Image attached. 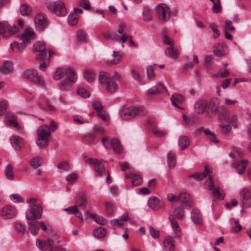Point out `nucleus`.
<instances>
[{"label":"nucleus","mask_w":251,"mask_h":251,"mask_svg":"<svg viewBox=\"0 0 251 251\" xmlns=\"http://www.w3.org/2000/svg\"><path fill=\"white\" fill-rule=\"evenodd\" d=\"M60 242L57 236H55L45 240L37 239L36 244L38 248L43 251H66L64 248L57 245Z\"/></svg>","instance_id":"nucleus-1"},{"label":"nucleus","mask_w":251,"mask_h":251,"mask_svg":"<svg viewBox=\"0 0 251 251\" xmlns=\"http://www.w3.org/2000/svg\"><path fill=\"white\" fill-rule=\"evenodd\" d=\"M37 145L41 148H46L48 145V137L50 134V126L47 125L40 126L37 130Z\"/></svg>","instance_id":"nucleus-2"},{"label":"nucleus","mask_w":251,"mask_h":251,"mask_svg":"<svg viewBox=\"0 0 251 251\" xmlns=\"http://www.w3.org/2000/svg\"><path fill=\"white\" fill-rule=\"evenodd\" d=\"M99 81L100 83L105 87L106 90L109 93H114L118 89L116 83L107 73L100 72L99 76Z\"/></svg>","instance_id":"nucleus-3"},{"label":"nucleus","mask_w":251,"mask_h":251,"mask_svg":"<svg viewBox=\"0 0 251 251\" xmlns=\"http://www.w3.org/2000/svg\"><path fill=\"white\" fill-rule=\"evenodd\" d=\"M36 199L34 198H30L27 201L30 207V210L26 213V218L27 220H34L39 219L42 216L41 209L40 205L36 203Z\"/></svg>","instance_id":"nucleus-4"},{"label":"nucleus","mask_w":251,"mask_h":251,"mask_svg":"<svg viewBox=\"0 0 251 251\" xmlns=\"http://www.w3.org/2000/svg\"><path fill=\"white\" fill-rule=\"evenodd\" d=\"M47 7L57 16L63 17L67 14V8L64 3L61 0H56L53 3H48Z\"/></svg>","instance_id":"nucleus-5"},{"label":"nucleus","mask_w":251,"mask_h":251,"mask_svg":"<svg viewBox=\"0 0 251 251\" xmlns=\"http://www.w3.org/2000/svg\"><path fill=\"white\" fill-rule=\"evenodd\" d=\"M22 77L34 83L39 84L42 86L44 85L41 77L36 70L28 69L25 70L22 74Z\"/></svg>","instance_id":"nucleus-6"},{"label":"nucleus","mask_w":251,"mask_h":251,"mask_svg":"<svg viewBox=\"0 0 251 251\" xmlns=\"http://www.w3.org/2000/svg\"><path fill=\"white\" fill-rule=\"evenodd\" d=\"M101 143L106 148H112L117 154H120L122 150L121 142L118 139H110L106 136L101 140Z\"/></svg>","instance_id":"nucleus-7"},{"label":"nucleus","mask_w":251,"mask_h":251,"mask_svg":"<svg viewBox=\"0 0 251 251\" xmlns=\"http://www.w3.org/2000/svg\"><path fill=\"white\" fill-rule=\"evenodd\" d=\"M18 32V28L15 25H10L7 22H0V34L3 37L14 35Z\"/></svg>","instance_id":"nucleus-8"},{"label":"nucleus","mask_w":251,"mask_h":251,"mask_svg":"<svg viewBox=\"0 0 251 251\" xmlns=\"http://www.w3.org/2000/svg\"><path fill=\"white\" fill-rule=\"evenodd\" d=\"M155 10L157 13L159 20L165 23L168 21L171 17V12L169 7L165 3H160L155 7Z\"/></svg>","instance_id":"nucleus-9"},{"label":"nucleus","mask_w":251,"mask_h":251,"mask_svg":"<svg viewBox=\"0 0 251 251\" xmlns=\"http://www.w3.org/2000/svg\"><path fill=\"white\" fill-rule=\"evenodd\" d=\"M141 112V108L136 107L123 108L120 111V117L123 120L126 121L135 118Z\"/></svg>","instance_id":"nucleus-10"},{"label":"nucleus","mask_w":251,"mask_h":251,"mask_svg":"<svg viewBox=\"0 0 251 251\" xmlns=\"http://www.w3.org/2000/svg\"><path fill=\"white\" fill-rule=\"evenodd\" d=\"M33 51L38 54L36 55V60H41L44 59V57L47 54V50L45 47L44 43L43 42H37L34 44L33 47Z\"/></svg>","instance_id":"nucleus-11"},{"label":"nucleus","mask_w":251,"mask_h":251,"mask_svg":"<svg viewBox=\"0 0 251 251\" xmlns=\"http://www.w3.org/2000/svg\"><path fill=\"white\" fill-rule=\"evenodd\" d=\"M240 197L243 207L251 206V192L249 189H243L240 192Z\"/></svg>","instance_id":"nucleus-12"},{"label":"nucleus","mask_w":251,"mask_h":251,"mask_svg":"<svg viewBox=\"0 0 251 251\" xmlns=\"http://www.w3.org/2000/svg\"><path fill=\"white\" fill-rule=\"evenodd\" d=\"M19 38L24 43L28 44L36 39V35L32 28H27L23 34L19 36Z\"/></svg>","instance_id":"nucleus-13"},{"label":"nucleus","mask_w":251,"mask_h":251,"mask_svg":"<svg viewBox=\"0 0 251 251\" xmlns=\"http://www.w3.org/2000/svg\"><path fill=\"white\" fill-rule=\"evenodd\" d=\"M17 214L15 208L11 205H6L1 209L0 214L5 219H9L14 217Z\"/></svg>","instance_id":"nucleus-14"},{"label":"nucleus","mask_w":251,"mask_h":251,"mask_svg":"<svg viewBox=\"0 0 251 251\" xmlns=\"http://www.w3.org/2000/svg\"><path fill=\"white\" fill-rule=\"evenodd\" d=\"M35 24L36 28L39 30H42L47 26V22L44 14L39 13L35 17Z\"/></svg>","instance_id":"nucleus-15"},{"label":"nucleus","mask_w":251,"mask_h":251,"mask_svg":"<svg viewBox=\"0 0 251 251\" xmlns=\"http://www.w3.org/2000/svg\"><path fill=\"white\" fill-rule=\"evenodd\" d=\"M179 202H180L183 206L187 210H189L192 207V202L190 199L189 195L185 193H181L179 194Z\"/></svg>","instance_id":"nucleus-16"},{"label":"nucleus","mask_w":251,"mask_h":251,"mask_svg":"<svg viewBox=\"0 0 251 251\" xmlns=\"http://www.w3.org/2000/svg\"><path fill=\"white\" fill-rule=\"evenodd\" d=\"M229 110L224 105H221L218 106L213 115H216L220 120L226 119L227 115L229 114Z\"/></svg>","instance_id":"nucleus-17"},{"label":"nucleus","mask_w":251,"mask_h":251,"mask_svg":"<svg viewBox=\"0 0 251 251\" xmlns=\"http://www.w3.org/2000/svg\"><path fill=\"white\" fill-rule=\"evenodd\" d=\"M208 103L203 100H199L195 104V112L199 114L202 115L207 109Z\"/></svg>","instance_id":"nucleus-18"},{"label":"nucleus","mask_w":251,"mask_h":251,"mask_svg":"<svg viewBox=\"0 0 251 251\" xmlns=\"http://www.w3.org/2000/svg\"><path fill=\"white\" fill-rule=\"evenodd\" d=\"M191 218L193 222L196 225H201L202 223V215L200 210L194 208L191 211Z\"/></svg>","instance_id":"nucleus-19"},{"label":"nucleus","mask_w":251,"mask_h":251,"mask_svg":"<svg viewBox=\"0 0 251 251\" xmlns=\"http://www.w3.org/2000/svg\"><path fill=\"white\" fill-rule=\"evenodd\" d=\"M10 141L13 147L16 150H20L24 146L23 139L19 136H12Z\"/></svg>","instance_id":"nucleus-20"},{"label":"nucleus","mask_w":251,"mask_h":251,"mask_svg":"<svg viewBox=\"0 0 251 251\" xmlns=\"http://www.w3.org/2000/svg\"><path fill=\"white\" fill-rule=\"evenodd\" d=\"M93 168L95 171L97 173L98 175L100 176L103 175L106 176L108 174V172H106L105 169L104 164L98 159H97L93 165Z\"/></svg>","instance_id":"nucleus-21"},{"label":"nucleus","mask_w":251,"mask_h":251,"mask_svg":"<svg viewBox=\"0 0 251 251\" xmlns=\"http://www.w3.org/2000/svg\"><path fill=\"white\" fill-rule=\"evenodd\" d=\"M211 172V169L208 166H205L204 171L202 173H196L190 176V177H193L197 181H200L204 178L208 174Z\"/></svg>","instance_id":"nucleus-22"},{"label":"nucleus","mask_w":251,"mask_h":251,"mask_svg":"<svg viewBox=\"0 0 251 251\" xmlns=\"http://www.w3.org/2000/svg\"><path fill=\"white\" fill-rule=\"evenodd\" d=\"M184 100L183 96L178 93L173 94L171 98V100L172 104L177 108L182 109V107L179 106V104H181Z\"/></svg>","instance_id":"nucleus-23"},{"label":"nucleus","mask_w":251,"mask_h":251,"mask_svg":"<svg viewBox=\"0 0 251 251\" xmlns=\"http://www.w3.org/2000/svg\"><path fill=\"white\" fill-rule=\"evenodd\" d=\"M169 219L171 223L172 226L176 236L177 237H180L181 235V230L178 224L176 221V218L173 215H170L169 216Z\"/></svg>","instance_id":"nucleus-24"},{"label":"nucleus","mask_w":251,"mask_h":251,"mask_svg":"<svg viewBox=\"0 0 251 251\" xmlns=\"http://www.w3.org/2000/svg\"><path fill=\"white\" fill-rule=\"evenodd\" d=\"M148 205L152 210H157L161 208L162 204L158 198L152 197L148 201Z\"/></svg>","instance_id":"nucleus-25"},{"label":"nucleus","mask_w":251,"mask_h":251,"mask_svg":"<svg viewBox=\"0 0 251 251\" xmlns=\"http://www.w3.org/2000/svg\"><path fill=\"white\" fill-rule=\"evenodd\" d=\"M226 45L224 44L218 43L213 46V52L218 57H221L226 54Z\"/></svg>","instance_id":"nucleus-26"},{"label":"nucleus","mask_w":251,"mask_h":251,"mask_svg":"<svg viewBox=\"0 0 251 251\" xmlns=\"http://www.w3.org/2000/svg\"><path fill=\"white\" fill-rule=\"evenodd\" d=\"M126 26V24L125 23H121L119 25V29L117 30V32L121 35L120 40L123 43H126L129 37V35L125 32Z\"/></svg>","instance_id":"nucleus-27"},{"label":"nucleus","mask_w":251,"mask_h":251,"mask_svg":"<svg viewBox=\"0 0 251 251\" xmlns=\"http://www.w3.org/2000/svg\"><path fill=\"white\" fill-rule=\"evenodd\" d=\"M175 241L171 236L167 237L164 240L163 245L164 249L166 251H172L175 249Z\"/></svg>","instance_id":"nucleus-28"},{"label":"nucleus","mask_w":251,"mask_h":251,"mask_svg":"<svg viewBox=\"0 0 251 251\" xmlns=\"http://www.w3.org/2000/svg\"><path fill=\"white\" fill-rule=\"evenodd\" d=\"M65 75L67 80L71 83H75L77 79V76L75 71L73 70L67 68L65 71Z\"/></svg>","instance_id":"nucleus-29"},{"label":"nucleus","mask_w":251,"mask_h":251,"mask_svg":"<svg viewBox=\"0 0 251 251\" xmlns=\"http://www.w3.org/2000/svg\"><path fill=\"white\" fill-rule=\"evenodd\" d=\"M87 199L82 193H79L77 196V204L75 205L77 209H84L86 205Z\"/></svg>","instance_id":"nucleus-30"},{"label":"nucleus","mask_w":251,"mask_h":251,"mask_svg":"<svg viewBox=\"0 0 251 251\" xmlns=\"http://www.w3.org/2000/svg\"><path fill=\"white\" fill-rule=\"evenodd\" d=\"M166 90L165 87L162 83H158L152 88L150 89L148 93L151 95H157Z\"/></svg>","instance_id":"nucleus-31"},{"label":"nucleus","mask_w":251,"mask_h":251,"mask_svg":"<svg viewBox=\"0 0 251 251\" xmlns=\"http://www.w3.org/2000/svg\"><path fill=\"white\" fill-rule=\"evenodd\" d=\"M219 106V100L216 98L212 99L208 104L207 108L210 110L211 114L213 115Z\"/></svg>","instance_id":"nucleus-32"},{"label":"nucleus","mask_w":251,"mask_h":251,"mask_svg":"<svg viewBox=\"0 0 251 251\" xmlns=\"http://www.w3.org/2000/svg\"><path fill=\"white\" fill-rule=\"evenodd\" d=\"M247 163V161L242 160L241 161L235 162L233 164V167L237 169L238 173L240 175H242L244 172V171L246 168Z\"/></svg>","instance_id":"nucleus-33"},{"label":"nucleus","mask_w":251,"mask_h":251,"mask_svg":"<svg viewBox=\"0 0 251 251\" xmlns=\"http://www.w3.org/2000/svg\"><path fill=\"white\" fill-rule=\"evenodd\" d=\"M190 143L189 138L185 135L181 136L178 140V145L180 146L181 150H184L187 148Z\"/></svg>","instance_id":"nucleus-34"},{"label":"nucleus","mask_w":251,"mask_h":251,"mask_svg":"<svg viewBox=\"0 0 251 251\" xmlns=\"http://www.w3.org/2000/svg\"><path fill=\"white\" fill-rule=\"evenodd\" d=\"M0 71L2 73L9 74L12 72V64L9 61H5L0 67Z\"/></svg>","instance_id":"nucleus-35"},{"label":"nucleus","mask_w":251,"mask_h":251,"mask_svg":"<svg viewBox=\"0 0 251 251\" xmlns=\"http://www.w3.org/2000/svg\"><path fill=\"white\" fill-rule=\"evenodd\" d=\"M28 229L32 234L36 235L38 233L39 231L38 222H29L28 223Z\"/></svg>","instance_id":"nucleus-36"},{"label":"nucleus","mask_w":251,"mask_h":251,"mask_svg":"<svg viewBox=\"0 0 251 251\" xmlns=\"http://www.w3.org/2000/svg\"><path fill=\"white\" fill-rule=\"evenodd\" d=\"M183 207L182 205L176 206L174 211L175 215L179 220H183L185 218V212Z\"/></svg>","instance_id":"nucleus-37"},{"label":"nucleus","mask_w":251,"mask_h":251,"mask_svg":"<svg viewBox=\"0 0 251 251\" xmlns=\"http://www.w3.org/2000/svg\"><path fill=\"white\" fill-rule=\"evenodd\" d=\"M167 162L170 169H171L175 166L176 160L175 154L173 152L170 151L167 154Z\"/></svg>","instance_id":"nucleus-38"},{"label":"nucleus","mask_w":251,"mask_h":251,"mask_svg":"<svg viewBox=\"0 0 251 251\" xmlns=\"http://www.w3.org/2000/svg\"><path fill=\"white\" fill-rule=\"evenodd\" d=\"M42 159L39 156L33 157L30 161V165L34 169H37L42 164Z\"/></svg>","instance_id":"nucleus-39"},{"label":"nucleus","mask_w":251,"mask_h":251,"mask_svg":"<svg viewBox=\"0 0 251 251\" xmlns=\"http://www.w3.org/2000/svg\"><path fill=\"white\" fill-rule=\"evenodd\" d=\"M106 234V229L102 227L96 228L93 232V235L98 238H101L105 236Z\"/></svg>","instance_id":"nucleus-40"},{"label":"nucleus","mask_w":251,"mask_h":251,"mask_svg":"<svg viewBox=\"0 0 251 251\" xmlns=\"http://www.w3.org/2000/svg\"><path fill=\"white\" fill-rule=\"evenodd\" d=\"M130 177L133 186H138L142 183V179L140 175L135 173H131Z\"/></svg>","instance_id":"nucleus-41"},{"label":"nucleus","mask_w":251,"mask_h":251,"mask_svg":"<svg viewBox=\"0 0 251 251\" xmlns=\"http://www.w3.org/2000/svg\"><path fill=\"white\" fill-rule=\"evenodd\" d=\"M4 173L6 178L12 180L14 179V172L13 167L11 164H8L4 170Z\"/></svg>","instance_id":"nucleus-42"},{"label":"nucleus","mask_w":251,"mask_h":251,"mask_svg":"<svg viewBox=\"0 0 251 251\" xmlns=\"http://www.w3.org/2000/svg\"><path fill=\"white\" fill-rule=\"evenodd\" d=\"M165 54L169 56L170 57L176 59L178 56L179 53L177 50H175L173 47H171L168 48L165 51Z\"/></svg>","instance_id":"nucleus-43"},{"label":"nucleus","mask_w":251,"mask_h":251,"mask_svg":"<svg viewBox=\"0 0 251 251\" xmlns=\"http://www.w3.org/2000/svg\"><path fill=\"white\" fill-rule=\"evenodd\" d=\"M26 47V43L23 42L19 44L17 42H13L10 44V48L13 51L16 49L19 51L22 52Z\"/></svg>","instance_id":"nucleus-44"},{"label":"nucleus","mask_w":251,"mask_h":251,"mask_svg":"<svg viewBox=\"0 0 251 251\" xmlns=\"http://www.w3.org/2000/svg\"><path fill=\"white\" fill-rule=\"evenodd\" d=\"M78 15L75 13H71L68 17V21L71 25H75L78 22Z\"/></svg>","instance_id":"nucleus-45"},{"label":"nucleus","mask_w":251,"mask_h":251,"mask_svg":"<svg viewBox=\"0 0 251 251\" xmlns=\"http://www.w3.org/2000/svg\"><path fill=\"white\" fill-rule=\"evenodd\" d=\"M237 120V116L236 114H232L229 115V114L227 115L226 119H224V121H227L229 123L233 125L234 128L237 127L236 121Z\"/></svg>","instance_id":"nucleus-46"},{"label":"nucleus","mask_w":251,"mask_h":251,"mask_svg":"<svg viewBox=\"0 0 251 251\" xmlns=\"http://www.w3.org/2000/svg\"><path fill=\"white\" fill-rule=\"evenodd\" d=\"M151 11L148 7L144 8L143 11V17L144 20L147 22H149L151 19Z\"/></svg>","instance_id":"nucleus-47"},{"label":"nucleus","mask_w":251,"mask_h":251,"mask_svg":"<svg viewBox=\"0 0 251 251\" xmlns=\"http://www.w3.org/2000/svg\"><path fill=\"white\" fill-rule=\"evenodd\" d=\"M112 56L114 57V58L111 61V63L112 64H116L119 63L122 58V55L119 51H114Z\"/></svg>","instance_id":"nucleus-48"},{"label":"nucleus","mask_w":251,"mask_h":251,"mask_svg":"<svg viewBox=\"0 0 251 251\" xmlns=\"http://www.w3.org/2000/svg\"><path fill=\"white\" fill-rule=\"evenodd\" d=\"M91 217L97 223L100 225H104L106 224V220L102 216L96 215H92Z\"/></svg>","instance_id":"nucleus-49"},{"label":"nucleus","mask_w":251,"mask_h":251,"mask_svg":"<svg viewBox=\"0 0 251 251\" xmlns=\"http://www.w3.org/2000/svg\"><path fill=\"white\" fill-rule=\"evenodd\" d=\"M147 78L151 79L155 78V75L154 73V68L152 66H148L146 68Z\"/></svg>","instance_id":"nucleus-50"},{"label":"nucleus","mask_w":251,"mask_h":251,"mask_svg":"<svg viewBox=\"0 0 251 251\" xmlns=\"http://www.w3.org/2000/svg\"><path fill=\"white\" fill-rule=\"evenodd\" d=\"M31 12V8L26 4H23L20 7V12L23 16H27Z\"/></svg>","instance_id":"nucleus-51"},{"label":"nucleus","mask_w":251,"mask_h":251,"mask_svg":"<svg viewBox=\"0 0 251 251\" xmlns=\"http://www.w3.org/2000/svg\"><path fill=\"white\" fill-rule=\"evenodd\" d=\"M71 83L68 80H65L61 81L59 84V87L60 89L66 91L69 89L71 86Z\"/></svg>","instance_id":"nucleus-52"},{"label":"nucleus","mask_w":251,"mask_h":251,"mask_svg":"<svg viewBox=\"0 0 251 251\" xmlns=\"http://www.w3.org/2000/svg\"><path fill=\"white\" fill-rule=\"evenodd\" d=\"M86 39L85 33L82 30H79L76 34V40L77 42H82Z\"/></svg>","instance_id":"nucleus-53"},{"label":"nucleus","mask_w":251,"mask_h":251,"mask_svg":"<svg viewBox=\"0 0 251 251\" xmlns=\"http://www.w3.org/2000/svg\"><path fill=\"white\" fill-rule=\"evenodd\" d=\"M77 93L83 98H87L90 96V92L83 87H79L77 89Z\"/></svg>","instance_id":"nucleus-54"},{"label":"nucleus","mask_w":251,"mask_h":251,"mask_svg":"<svg viewBox=\"0 0 251 251\" xmlns=\"http://www.w3.org/2000/svg\"><path fill=\"white\" fill-rule=\"evenodd\" d=\"M64 210L66 211L69 214H75L79 212V209L76 205L69 206L68 207L64 209Z\"/></svg>","instance_id":"nucleus-55"},{"label":"nucleus","mask_w":251,"mask_h":251,"mask_svg":"<svg viewBox=\"0 0 251 251\" xmlns=\"http://www.w3.org/2000/svg\"><path fill=\"white\" fill-rule=\"evenodd\" d=\"M213 196L215 199L222 200L224 199L223 191L218 188L214 190L213 192Z\"/></svg>","instance_id":"nucleus-56"},{"label":"nucleus","mask_w":251,"mask_h":251,"mask_svg":"<svg viewBox=\"0 0 251 251\" xmlns=\"http://www.w3.org/2000/svg\"><path fill=\"white\" fill-rule=\"evenodd\" d=\"M57 167L59 169L63 170L65 171H69L70 170V167L69 163L66 161H62L58 163Z\"/></svg>","instance_id":"nucleus-57"},{"label":"nucleus","mask_w":251,"mask_h":251,"mask_svg":"<svg viewBox=\"0 0 251 251\" xmlns=\"http://www.w3.org/2000/svg\"><path fill=\"white\" fill-rule=\"evenodd\" d=\"M229 74V72L226 70H221L219 71V72L216 74H214L213 75V76L214 77H225L227 76L228 74Z\"/></svg>","instance_id":"nucleus-58"},{"label":"nucleus","mask_w":251,"mask_h":251,"mask_svg":"<svg viewBox=\"0 0 251 251\" xmlns=\"http://www.w3.org/2000/svg\"><path fill=\"white\" fill-rule=\"evenodd\" d=\"M64 73L65 72L61 68L57 69L54 75H53V79L56 80H59L60 78H61Z\"/></svg>","instance_id":"nucleus-59"},{"label":"nucleus","mask_w":251,"mask_h":251,"mask_svg":"<svg viewBox=\"0 0 251 251\" xmlns=\"http://www.w3.org/2000/svg\"><path fill=\"white\" fill-rule=\"evenodd\" d=\"M85 79L88 81H91L94 79V74L92 71H86L84 74Z\"/></svg>","instance_id":"nucleus-60"},{"label":"nucleus","mask_w":251,"mask_h":251,"mask_svg":"<svg viewBox=\"0 0 251 251\" xmlns=\"http://www.w3.org/2000/svg\"><path fill=\"white\" fill-rule=\"evenodd\" d=\"M205 187L207 189L209 190H212L214 188V183L211 176H210L205 181Z\"/></svg>","instance_id":"nucleus-61"},{"label":"nucleus","mask_w":251,"mask_h":251,"mask_svg":"<svg viewBox=\"0 0 251 251\" xmlns=\"http://www.w3.org/2000/svg\"><path fill=\"white\" fill-rule=\"evenodd\" d=\"M149 232L153 238L157 239L159 238V231L156 230L151 226H149Z\"/></svg>","instance_id":"nucleus-62"},{"label":"nucleus","mask_w":251,"mask_h":251,"mask_svg":"<svg viewBox=\"0 0 251 251\" xmlns=\"http://www.w3.org/2000/svg\"><path fill=\"white\" fill-rule=\"evenodd\" d=\"M7 109V102L3 100L0 102V116L4 115Z\"/></svg>","instance_id":"nucleus-63"},{"label":"nucleus","mask_w":251,"mask_h":251,"mask_svg":"<svg viewBox=\"0 0 251 251\" xmlns=\"http://www.w3.org/2000/svg\"><path fill=\"white\" fill-rule=\"evenodd\" d=\"M222 133L225 135H228L231 129V126L229 125L220 126Z\"/></svg>","instance_id":"nucleus-64"}]
</instances>
